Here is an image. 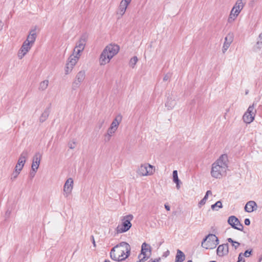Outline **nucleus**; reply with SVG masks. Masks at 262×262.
I'll return each mask as SVG.
<instances>
[{
  "instance_id": "f257e3e1",
  "label": "nucleus",
  "mask_w": 262,
  "mask_h": 262,
  "mask_svg": "<svg viewBox=\"0 0 262 262\" xmlns=\"http://www.w3.org/2000/svg\"><path fill=\"white\" fill-rule=\"evenodd\" d=\"M130 250L129 244L125 242H122L111 250L110 257L113 260L122 261L130 256Z\"/></svg>"
},
{
  "instance_id": "f03ea898",
  "label": "nucleus",
  "mask_w": 262,
  "mask_h": 262,
  "mask_svg": "<svg viewBox=\"0 0 262 262\" xmlns=\"http://www.w3.org/2000/svg\"><path fill=\"white\" fill-rule=\"evenodd\" d=\"M119 49V46L115 44L107 46L100 54L99 58L100 65H105L109 62L110 60L118 53Z\"/></svg>"
},
{
  "instance_id": "7ed1b4c3",
  "label": "nucleus",
  "mask_w": 262,
  "mask_h": 262,
  "mask_svg": "<svg viewBox=\"0 0 262 262\" xmlns=\"http://www.w3.org/2000/svg\"><path fill=\"white\" fill-rule=\"evenodd\" d=\"M133 217L132 214H128L124 216L122 219V224L119 225L116 228L117 232L122 233L128 231L132 226L130 221L133 219Z\"/></svg>"
},
{
  "instance_id": "20e7f679",
  "label": "nucleus",
  "mask_w": 262,
  "mask_h": 262,
  "mask_svg": "<svg viewBox=\"0 0 262 262\" xmlns=\"http://www.w3.org/2000/svg\"><path fill=\"white\" fill-rule=\"evenodd\" d=\"M141 254H143V257L137 262H144L146 261L151 255V247L150 245L144 242L141 246Z\"/></svg>"
},
{
  "instance_id": "39448f33",
  "label": "nucleus",
  "mask_w": 262,
  "mask_h": 262,
  "mask_svg": "<svg viewBox=\"0 0 262 262\" xmlns=\"http://www.w3.org/2000/svg\"><path fill=\"white\" fill-rule=\"evenodd\" d=\"M223 171L224 172L226 171V168L223 166L215 162L212 164L211 171V174L212 177L216 179H221L223 176Z\"/></svg>"
},
{
  "instance_id": "423d86ee",
  "label": "nucleus",
  "mask_w": 262,
  "mask_h": 262,
  "mask_svg": "<svg viewBox=\"0 0 262 262\" xmlns=\"http://www.w3.org/2000/svg\"><path fill=\"white\" fill-rule=\"evenodd\" d=\"M154 166L149 164H144L141 165L137 170V173L141 176H146L150 175L152 173V168Z\"/></svg>"
},
{
  "instance_id": "0eeeda50",
  "label": "nucleus",
  "mask_w": 262,
  "mask_h": 262,
  "mask_svg": "<svg viewBox=\"0 0 262 262\" xmlns=\"http://www.w3.org/2000/svg\"><path fill=\"white\" fill-rule=\"evenodd\" d=\"M227 222L232 228L241 231H243V225L241 223L239 220L236 216L234 215L229 216Z\"/></svg>"
},
{
  "instance_id": "6e6552de",
  "label": "nucleus",
  "mask_w": 262,
  "mask_h": 262,
  "mask_svg": "<svg viewBox=\"0 0 262 262\" xmlns=\"http://www.w3.org/2000/svg\"><path fill=\"white\" fill-rule=\"evenodd\" d=\"M85 77V72L84 71H79L76 75L74 81L72 83V89L75 90L79 87L81 82L84 80Z\"/></svg>"
},
{
  "instance_id": "1a4fd4ad",
  "label": "nucleus",
  "mask_w": 262,
  "mask_h": 262,
  "mask_svg": "<svg viewBox=\"0 0 262 262\" xmlns=\"http://www.w3.org/2000/svg\"><path fill=\"white\" fill-rule=\"evenodd\" d=\"M32 47V46L30 45L29 42H27L25 41L18 52V56L19 58H23V57L31 49Z\"/></svg>"
},
{
  "instance_id": "9d476101",
  "label": "nucleus",
  "mask_w": 262,
  "mask_h": 262,
  "mask_svg": "<svg viewBox=\"0 0 262 262\" xmlns=\"http://www.w3.org/2000/svg\"><path fill=\"white\" fill-rule=\"evenodd\" d=\"M234 38V34L232 32H229L225 38V41L223 45L222 51L225 53L232 42Z\"/></svg>"
},
{
  "instance_id": "9b49d317",
  "label": "nucleus",
  "mask_w": 262,
  "mask_h": 262,
  "mask_svg": "<svg viewBox=\"0 0 262 262\" xmlns=\"http://www.w3.org/2000/svg\"><path fill=\"white\" fill-rule=\"evenodd\" d=\"M229 253V245L228 243L223 244L218 246L216 249L217 255L220 257L226 255Z\"/></svg>"
},
{
  "instance_id": "f8f14e48",
  "label": "nucleus",
  "mask_w": 262,
  "mask_h": 262,
  "mask_svg": "<svg viewBox=\"0 0 262 262\" xmlns=\"http://www.w3.org/2000/svg\"><path fill=\"white\" fill-rule=\"evenodd\" d=\"M73 186V180L72 178H69L66 181L64 186L63 191L65 197H68V195L71 192Z\"/></svg>"
},
{
  "instance_id": "ddd939ff",
  "label": "nucleus",
  "mask_w": 262,
  "mask_h": 262,
  "mask_svg": "<svg viewBox=\"0 0 262 262\" xmlns=\"http://www.w3.org/2000/svg\"><path fill=\"white\" fill-rule=\"evenodd\" d=\"M36 26H35L33 29H31L29 34L27 36V38L25 41L27 42H29L30 45L32 46L34 44L36 38L37 37V34L36 33Z\"/></svg>"
},
{
  "instance_id": "4468645a",
  "label": "nucleus",
  "mask_w": 262,
  "mask_h": 262,
  "mask_svg": "<svg viewBox=\"0 0 262 262\" xmlns=\"http://www.w3.org/2000/svg\"><path fill=\"white\" fill-rule=\"evenodd\" d=\"M244 7V4L243 3V0H237L232 9V10H233V16L237 17Z\"/></svg>"
},
{
  "instance_id": "2eb2a0df",
  "label": "nucleus",
  "mask_w": 262,
  "mask_h": 262,
  "mask_svg": "<svg viewBox=\"0 0 262 262\" xmlns=\"http://www.w3.org/2000/svg\"><path fill=\"white\" fill-rule=\"evenodd\" d=\"M42 157V155L39 152H36L33 158L32 163L31 167L34 168L36 170H37Z\"/></svg>"
},
{
  "instance_id": "dca6fc26",
  "label": "nucleus",
  "mask_w": 262,
  "mask_h": 262,
  "mask_svg": "<svg viewBox=\"0 0 262 262\" xmlns=\"http://www.w3.org/2000/svg\"><path fill=\"white\" fill-rule=\"evenodd\" d=\"M257 205L254 201H250L247 203L245 206V210L247 212H252L257 209Z\"/></svg>"
},
{
  "instance_id": "f3484780",
  "label": "nucleus",
  "mask_w": 262,
  "mask_h": 262,
  "mask_svg": "<svg viewBox=\"0 0 262 262\" xmlns=\"http://www.w3.org/2000/svg\"><path fill=\"white\" fill-rule=\"evenodd\" d=\"M228 159L227 154L222 155L219 159L215 162L216 163L221 165L225 168L228 167Z\"/></svg>"
},
{
  "instance_id": "a211bd4d",
  "label": "nucleus",
  "mask_w": 262,
  "mask_h": 262,
  "mask_svg": "<svg viewBox=\"0 0 262 262\" xmlns=\"http://www.w3.org/2000/svg\"><path fill=\"white\" fill-rule=\"evenodd\" d=\"M214 238L209 237L207 238V240L203 244L202 242V246L206 249H213L215 248V246L214 244L213 241Z\"/></svg>"
},
{
  "instance_id": "6ab92c4d",
  "label": "nucleus",
  "mask_w": 262,
  "mask_h": 262,
  "mask_svg": "<svg viewBox=\"0 0 262 262\" xmlns=\"http://www.w3.org/2000/svg\"><path fill=\"white\" fill-rule=\"evenodd\" d=\"M51 107V103H50L49 106L46 108L44 110L43 112L42 113L39 118V122L41 123H43L45 122L48 118L49 114L50 113V110Z\"/></svg>"
},
{
  "instance_id": "aec40b11",
  "label": "nucleus",
  "mask_w": 262,
  "mask_h": 262,
  "mask_svg": "<svg viewBox=\"0 0 262 262\" xmlns=\"http://www.w3.org/2000/svg\"><path fill=\"white\" fill-rule=\"evenodd\" d=\"M185 259V255L183 251L180 249L177 250L174 262H183Z\"/></svg>"
},
{
  "instance_id": "412c9836",
  "label": "nucleus",
  "mask_w": 262,
  "mask_h": 262,
  "mask_svg": "<svg viewBox=\"0 0 262 262\" xmlns=\"http://www.w3.org/2000/svg\"><path fill=\"white\" fill-rule=\"evenodd\" d=\"M172 180L174 183L176 184V187L179 189L180 187V184L181 182L179 179L178 171L177 170H174L172 172Z\"/></svg>"
},
{
  "instance_id": "4be33fe9",
  "label": "nucleus",
  "mask_w": 262,
  "mask_h": 262,
  "mask_svg": "<svg viewBox=\"0 0 262 262\" xmlns=\"http://www.w3.org/2000/svg\"><path fill=\"white\" fill-rule=\"evenodd\" d=\"M255 114L253 115V114H248L245 113L243 117L244 121L246 123H250L252 122L254 119Z\"/></svg>"
},
{
  "instance_id": "5701e85b",
  "label": "nucleus",
  "mask_w": 262,
  "mask_h": 262,
  "mask_svg": "<svg viewBox=\"0 0 262 262\" xmlns=\"http://www.w3.org/2000/svg\"><path fill=\"white\" fill-rule=\"evenodd\" d=\"M175 105V100L173 99L172 97H168L167 101L165 103V106L167 108V109L169 110H172L174 107Z\"/></svg>"
},
{
  "instance_id": "b1692460",
  "label": "nucleus",
  "mask_w": 262,
  "mask_h": 262,
  "mask_svg": "<svg viewBox=\"0 0 262 262\" xmlns=\"http://www.w3.org/2000/svg\"><path fill=\"white\" fill-rule=\"evenodd\" d=\"M209 237H211V238H213L214 239L213 243L216 247V246L219 244V239L218 237L215 234H213L209 233V234L206 235L205 237V238H204L203 239V244H204V242H205L207 240V238Z\"/></svg>"
},
{
  "instance_id": "393cba45",
  "label": "nucleus",
  "mask_w": 262,
  "mask_h": 262,
  "mask_svg": "<svg viewBox=\"0 0 262 262\" xmlns=\"http://www.w3.org/2000/svg\"><path fill=\"white\" fill-rule=\"evenodd\" d=\"M128 6V5H126V3L121 1L119 7V13L123 15L125 13Z\"/></svg>"
},
{
  "instance_id": "a878e982",
  "label": "nucleus",
  "mask_w": 262,
  "mask_h": 262,
  "mask_svg": "<svg viewBox=\"0 0 262 262\" xmlns=\"http://www.w3.org/2000/svg\"><path fill=\"white\" fill-rule=\"evenodd\" d=\"M28 155H29V151L27 149H25L23 150V151L21 152V154H20L19 157V159L18 160H20V161H25V162L26 161V159L28 158Z\"/></svg>"
},
{
  "instance_id": "bb28decb",
  "label": "nucleus",
  "mask_w": 262,
  "mask_h": 262,
  "mask_svg": "<svg viewBox=\"0 0 262 262\" xmlns=\"http://www.w3.org/2000/svg\"><path fill=\"white\" fill-rule=\"evenodd\" d=\"M78 59V56H74L73 57H72V56H71L68 59L69 61L67 63L74 67L77 63Z\"/></svg>"
},
{
  "instance_id": "cd10ccee",
  "label": "nucleus",
  "mask_w": 262,
  "mask_h": 262,
  "mask_svg": "<svg viewBox=\"0 0 262 262\" xmlns=\"http://www.w3.org/2000/svg\"><path fill=\"white\" fill-rule=\"evenodd\" d=\"M261 48H262V32L259 35L258 40L254 47V50L256 51V49L259 50Z\"/></svg>"
},
{
  "instance_id": "c85d7f7f",
  "label": "nucleus",
  "mask_w": 262,
  "mask_h": 262,
  "mask_svg": "<svg viewBox=\"0 0 262 262\" xmlns=\"http://www.w3.org/2000/svg\"><path fill=\"white\" fill-rule=\"evenodd\" d=\"M48 84L49 81L48 80H45L41 81L40 83L39 89L41 91L45 90L47 88Z\"/></svg>"
},
{
  "instance_id": "c756f323",
  "label": "nucleus",
  "mask_w": 262,
  "mask_h": 262,
  "mask_svg": "<svg viewBox=\"0 0 262 262\" xmlns=\"http://www.w3.org/2000/svg\"><path fill=\"white\" fill-rule=\"evenodd\" d=\"M216 207H218V208H222L223 207L222 203L221 201H217L215 203L211 206V208L212 210H218V209H216Z\"/></svg>"
},
{
  "instance_id": "7c9ffc66",
  "label": "nucleus",
  "mask_w": 262,
  "mask_h": 262,
  "mask_svg": "<svg viewBox=\"0 0 262 262\" xmlns=\"http://www.w3.org/2000/svg\"><path fill=\"white\" fill-rule=\"evenodd\" d=\"M227 241L231 243L232 244V246L235 248V249H236L238 246L240 245V243L238 242L234 241L232 238H228Z\"/></svg>"
},
{
  "instance_id": "2f4dec72",
  "label": "nucleus",
  "mask_w": 262,
  "mask_h": 262,
  "mask_svg": "<svg viewBox=\"0 0 262 262\" xmlns=\"http://www.w3.org/2000/svg\"><path fill=\"white\" fill-rule=\"evenodd\" d=\"M138 59L137 56H134L132 57L129 61L130 67L133 68H134L135 66L138 61Z\"/></svg>"
},
{
  "instance_id": "473e14b6",
  "label": "nucleus",
  "mask_w": 262,
  "mask_h": 262,
  "mask_svg": "<svg viewBox=\"0 0 262 262\" xmlns=\"http://www.w3.org/2000/svg\"><path fill=\"white\" fill-rule=\"evenodd\" d=\"M85 46V43L80 42V41L78 40V41L76 43L75 48L79 49L82 50H83Z\"/></svg>"
},
{
  "instance_id": "72a5a7b5",
  "label": "nucleus",
  "mask_w": 262,
  "mask_h": 262,
  "mask_svg": "<svg viewBox=\"0 0 262 262\" xmlns=\"http://www.w3.org/2000/svg\"><path fill=\"white\" fill-rule=\"evenodd\" d=\"M122 119V115L119 114L116 116L115 119L113 120L112 122H115L118 125H119L120 123L121 122Z\"/></svg>"
},
{
  "instance_id": "f704fd0d",
  "label": "nucleus",
  "mask_w": 262,
  "mask_h": 262,
  "mask_svg": "<svg viewBox=\"0 0 262 262\" xmlns=\"http://www.w3.org/2000/svg\"><path fill=\"white\" fill-rule=\"evenodd\" d=\"M88 35L86 33H83L79 39V41L82 42H84L86 43L88 40Z\"/></svg>"
},
{
  "instance_id": "c9c22d12",
  "label": "nucleus",
  "mask_w": 262,
  "mask_h": 262,
  "mask_svg": "<svg viewBox=\"0 0 262 262\" xmlns=\"http://www.w3.org/2000/svg\"><path fill=\"white\" fill-rule=\"evenodd\" d=\"M73 67V66L67 63L65 67V74L66 75L69 74L70 72L72 70Z\"/></svg>"
},
{
  "instance_id": "e433bc0d",
  "label": "nucleus",
  "mask_w": 262,
  "mask_h": 262,
  "mask_svg": "<svg viewBox=\"0 0 262 262\" xmlns=\"http://www.w3.org/2000/svg\"><path fill=\"white\" fill-rule=\"evenodd\" d=\"M254 103H253V104L252 105H250L247 110V111H246V113H248V114H253V115L254 114H255V112H256V110H255V112L254 113L253 112V111H254Z\"/></svg>"
},
{
  "instance_id": "4c0bfd02",
  "label": "nucleus",
  "mask_w": 262,
  "mask_h": 262,
  "mask_svg": "<svg viewBox=\"0 0 262 262\" xmlns=\"http://www.w3.org/2000/svg\"><path fill=\"white\" fill-rule=\"evenodd\" d=\"M83 51V50H81V49H77V48H74V54H75V55H74V56H78V59L79 58V57L80 56V53Z\"/></svg>"
},
{
  "instance_id": "58836bf2",
  "label": "nucleus",
  "mask_w": 262,
  "mask_h": 262,
  "mask_svg": "<svg viewBox=\"0 0 262 262\" xmlns=\"http://www.w3.org/2000/svg\"><path fill=\"white\" fill-rule=\"evenodd\" d=\"M253 251V250L252 249L246 250L243 254V256H245L246 257H248L250 256V255L252 254V252Z\"/></svg>"
},
{
  "instance_id": "ea45409f",
  "label": "nucleus",
  "mask_w": 262,
  "mask_h": 262,
  "mask_svg": "<svg viewBox=\"0 0 262 262\" xmlns=\"http://www.w3.org/2000/svg\"><path fill=\"white\" fill-rule=\"evenodd\" d=\"M37 170H36L35 168L31 167V170L29 174V177L31 178V179H33L34 177L37 172Z\"/></svg>"
},
{
  "instance_id": "a19ab883",
  "label": "nucleus",
  "mask_w": 262,
  "mask_h": 262,
  "mask_svg": "<svg viewBox=\"0 0 262 262\" xmlns=\"http://www.w3.org/2000/svg\"><path fill=\"white\" fill-rule=\"evenodd\" d=\"M20 173V171H15L14 172H13V173L12 174V177L11 178V179L13 181L14 179H15L18 175Z\"/></svg>"
},
{
  "instance_id": "79ce46f5",
  "label": "nucleus",
  "mask_w": 262,
  "mask_h": 262,
  "mask_svg": "<svg viewBox=\"0 0 262 262\" xmlns=\"http://www.w3.org/2000/svg\"><path fill=\"white\" fill-rule=\"evenodd\" d=\"M236 262H245V258H244L243 253H240L238 256V259Z\"/></svg>"
},
{
  "instance_id": "37998d69",
  "label": "nucleus",
  "mask_w": 262,
  "mask_h": 262,
  "mask_svg": "<svg viewBox=\"0 0 262 262\" xmlns=\"http://www.w3.org/2000/svg\"><path fill=\"white\" fill-rule=\"evenodd\" d=\"M112 136H111V135H110V134H108L107 133L105 134L104 135V137H105L104 140V142H107L110 141Z\"/></svg>"
},
{
  "instance_id": "c03bdc74",
  "label": "nucleus",
  "mask_w": 262,
  "mask_h": 262,
  "mask_svg": "<svg viewBox=\"0 0 262 262\" xmlns=\"http://www.w3.org/2000/svg\"><path fill=\"white\" fill-rule=\"evenodd\" d=\"M119 126V125L116 124L115 122H112L111 124L110 127H111V129H115L116 130L117 129L118 127Z\"/></svg>"
},
{
  "instance_id": "a18cd8bd",
  "label": "nucleus",
  "mask_w": 262,
  "mask_h": 262,
  "mask_svg": "<svg viewBox=\"0 0 262 262\" xmlns=\"http://www.w3.org/2000/svg\"><path fill=\"white\" fill-rule=\"evenodd\" d=\"M76 142L75 141L70 142L68 143L69 147L71 149H74L75 147Z\"/></svg>"
},
{
  "instance_id": "49530a36",
  "label": "nucleus",
  "mask_w": 262,
  "mask_h": 262,
  "mask_svg": "<svg viewBox=\"0 0 262 262\" xmlns=\"http://www.w3.org/2000/svg\"><path fill=\"white\" fill-rule=\"evenodd\" d=\"M111 129V127H109V128L107 129V133L108 134L111 135V136H113V135L115 133L116 131L115 129Z\"/></svg>"
},
{
  "instance_id": "de8ad7c7",
  "label": "nucleus",
  "mask_w": 262,
  "mask_h": 262,
  "mask_svg": "<svg viewBox=\"0 0 262 262\" xmlns=\"http://www.w3.org/2000/svg\"><path fill=\"white\" fill-rule=\"evenodd\" d=\"M170 77H171V74L169 73H167L164 76L163 80L164 81H166L170 79Z\"/></svg>"
},
{
  "instance_id": "09e8293b",
  "label": "nucleus",
  "mask_w": 262,
  "mask_h": 262,
  "mask_svg": "<svg viewBox=\"0 0 262 262\" xmlns=\"http://www.w3.org/2000/svg\"><path fill=\"white\" fill-rule=\"evenodd\" d=\"M206 202V200L204 199H202L199 203V207L200 208L201 207V206L204 205Z\"/></svg>"
},
{
  "instance_id": "8fccbe9b",
  "label": "nucleus",
  "mask_w": 262,
  "mask_h": 262,
  "mask_svg": "<svg viewBox=\"0 0 262 262\" xmlns=\"http://www.w3.org/2000/svg\"><path fill=\"white\" fill-rule=\"evenodd\" d=\"M104 120H102L101 121H99V122L98 123V127L99 129H100L102 127V126L103 124H104Z\"/></svg>"
},
{
  "instance_id": "3c124183",
  "label": "nucleus",
  "mask_w": 262,
  "mask_h": 262,
  "mask_svg": "<svg viewBox=\"0 0 262 262\" xmlns=\"http://www.w3.org/2000/svg\"><path fill=\"white\" fill-rule=\"evenodd\" d=\"M25 163L26 162L24 160L20 161L18 160L17 163H18V165H20V166H21V168H23Z\"/></svg>"
},
{
  "instance_id": "603ef678",
  "label": "nucleus",
  "mask_w": 262,
  "mask_h": 262,
  "mask_svg": "<svg viewBox=\"0 0 262 262\" xmlns=\"http://www.w3.org/2000/svg\"><path fill=\"white\" fill-rule=\"evenodd\" d=\"M23 168H21V166L20 165H18V163L16 164L15 167V171H19L20 172Z\"/></svg>"
},
{
  "instance_id": "864d4df0",
  "label": "nucleus",
  "mask_w": 262,
  "mask_h": 262,
  "mask_svg": "<svg viewBox=\"0 0 262 262\" xmlns=\"http://www.w3.org/2000/svg\"><path fill=\"white\" fill-rule=\"evenodd\" d=\"M11 210L8 209L6 211V213H5V217L6 219H7V218H9V216H10V215L11 214Z\"/></svg>"
},
{
  "instance_id": "5fc2aeb1",
  "label": "nucleus",
  "mask_w": 262,
  "mask_h": 262,
  "mask_svg": "<svg viewBox=\"0 0 262 262\" xmlns=\"http://www.w3.org/2000/svg\"><path fill=\"white\" fill-rule=\"evenodd\" d=\"M161 258L159 257L158 258H156L155 259H150L148 262H160Z\"/></svg>"
},
{
  "instance_id": "6e6d98bb",
  "label": "nucleus",
  "mask_w": 262,
  "mask_h": 262,
  "mask_svg": "<svg viewBox=\"0 0 262 262\" xmlns=\"http://www.w3.org/2000/svg\"><path fill=\"white\" fill-rule=\"evenodd\" d=\"M250 223H251V222H250V220L249 219L247 218V219H245L244 223L246 225H247V226L250 225Z\"/></svg>"
},
{
  "instance_id": "4d7b16f0",
  "label": "nucleus",
  "mask_w": 262,
  "mask_h": 262,
  "mask_svg": "<svg viewBox=\"0 0 262 262\" xmlns=\"http://www.w3.org/2000/svg\"><path fill=\"white\" fill-rule=\"evenodd\" d=\"M91 240L92 241V243H93V244L94 246L95 247L96 246V243H95V239H94V237L93 235H92L91 236Z\"/></svg>"
},
{
  "instance_id": "13d9d810",
  "label": "nucleus",
  "mask_w": 262,
  "mask_h": 262,
  "mask_svg": "<svg viewBox=\"0 0 262 262\" xmlns=\"http://www.w3.org/2000/svg\"><path fill=\"white\" fill-rule=\"evenodd\" d=\"M131 1H132V0H122L121 1V2L126 3V5H129Z\"/></svg>"
},
{
  "instance_id": "bf43d9fd",
  "label": "nucleus",
  "mask_w": 262,
  "mask_h": 262,
  "mask_svg": "<svg viewBox=\"0 0 262 262\" xmlns=\"http://www.w3.org/2000/svg\"><path fill=\"white\" fill-rule=\"evenodd\" d=\"M164 207H165V209L167 211H169L170 210V206L168 204H165L164 205Z\"/></svg>"
},
{
  "instance_id": "052dcab7",
  "label": "nucleus",
  "mask_w": 262,
  "mask_h": 262,
  "mask_svg": "<svg viewBox=\"0 0 262 262\" xmlns=\"http://www.w3.org/2000/svg\"><path fill=\"white\" fill-rule=\"evenodd\" d=\"M230 16H232V17L233 18V19H235L237 17H234L233 16V10H231V12H230V14L229 15Z\"/></svg>"
},
{
  "instance_id": "680f3d73",
  "label": "nucleus",
  "mask_w": 262,
  "mask_h": 262,
  "mask_svg": "<svg viewBox=\"0 0 262 262\" xmlns=\"http://www.w3.org/2000/svg\"><path fill=\"white\" fill-rule=\"evenodd\" d=\"M169 251L168 250H167V251H166L164 253L163 256L167 257L168 255H169Z\"/></svg>"
},
{
  "instance_id": "e2e57ef3",
  "label": "nucleus",
  "mask_w": 262,
  "mask_h": 262,
  "mask_svg": "<svg viewBox=\"0 0 262 262\" xmlns=\"http://www.w3.org/2000/svg\"><path fill=\"white\" fill-rule=\"evenodd\" d=\"M235 20V19H233L232 16H230L228 18V22L229 23H231L233 21H234Z\"/></svg>"
},
{
  "instance_id": "0e129e2a",
  "label": "nucleus",
  "mask_w": 262,
  "mask_h": 262,
  "mask_svg": "<svg viewBox=\"0 0 262 262\" xmlns=\"http://www.w3.org/2000/svg\"><path fill=\"white\" fill-rule=\"evenodd\" d=\"M3 26L4 23L2 21H0V31L3 29Z\"/></svg>"
},
{
  "instance_id": "69168bd1",
  "label": "nucleus",
  "mask_w": 262,
  "mask_h": 262,
  "mask_svg": "<svg viewBox=\"0 0 262 262\" xmlns=\"http://www.w3.org/2000/svg\"><path fill=\"white\" fill-rule=\"evenodd\" d=\"M206 194L208 196L209 195L212 194V192L211 190H207V192H206Z\"/></svg>"
},
{
  "instance_id": "338daca9",
  "label": "nucleus",
  "mask_w": 262,
  "mask_h": 262,
  "mask_svg": "<svg viewBox=\"0 0 262 262\" xmlns=\"http://www.w3.org/2000/svg\"><path fill=\"white\" fill-rule=\"evenodd\" d=\"M142 255H143V254H141V253L138 255V258L139 260H140V259H141L142 258V257H141Z\"/></svg>"
},
{
  "instance_id": "774afa93",
  "label": "nucleus",
  "mask_w": 262,
  "mask_h": 262,
  "mask_svg": "<svg viewBox=\"0 0 262 262\" xmlns=\"http://www.w3.org/2000/svg\"><path fill=\"white\" fill-rule=\"evenodd\" d=\"M208 195H207L206 194H205V196H204L203 199H204L205 200H206L207 201V200L208 199Z\"/></svg>"
}]
</instances>
